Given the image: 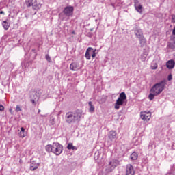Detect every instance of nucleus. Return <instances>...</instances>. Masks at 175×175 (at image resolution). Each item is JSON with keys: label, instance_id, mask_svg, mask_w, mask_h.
Returning a JSON list of instances; mask_svg holds the SVG:
<instances>
[{"label": "nucleus", "instance_id": "nucleus-28", "mask_svg": "<svg viewBox=\"0 0 175 175\" xmlns=\"http://www.w3.org/2000/svg\"><path fill=\"white\" fill-rule=\"evenodd\" d=\"M147 58V55H141V59L142 61H146V59Z\"/></svg>", "mask_w": 175, "mask_h": 175}, {"label": "nucleus", "instance_id": "nucleus-32", "mask_svg": "<svg viewBox=\"0 0 175 175\" xmlns=\"http://www.w3.org/2000/svg\"><path fill=\"white\" fill-rule=\"evenodd\" d=\"M172 23H175V15H172Z\"/></svg>", "mask_w": 175, "mask_h": 175}, {"label": "nucleus", "instance_id": "nucleus-13", "mask_svg": "<svg viewBox=\"0 0 175 175\" xmlns=\"http://www.w3.org/2000/svg\"><path fill=\"white\" fill-rule=\"evenodd\" d=\"M108 137L111 140H114V139H116V137H117V132L114 130L109 131Z\"/></svg>", "mask_w": 175, "mask_h": 175}, {"label": "nucleus", "instance_id": "nucleus-15", "mask_svg": "<svg viewBox=\"0 0 175 175\" xmlns=\"http://www.w3.org/2000/svg\"><path fill=\"white\" fill-rule=\"evenodd\" d=\"M2 25H3L5 31H8V29H9V27H10V24L9 23H8V21H3Z\"/></svg>", "mask_w": 175, "mask_h": 175}, {"label": "nucleus", "instance_id": "nucleus-5", "mask_svg": "<svg viewBox=\"0 0 175 175\" xmlns=\"http://www.w3.org/2000/svg\"><path fill=\"white\" fill-rule=\"evenodd\" d=\"M63 146L58 142H55L53 144V154L55 155H61L62 154Z\"/></svg>", "mask_w": 175, "mask_h": 175}, {"label": "nucleus", "instance_id": "nucleus-3", "mask_svg": "<svg viewBox=\"0 0 175 175\" xmlns=\"http://www.w3.org/2000/svg\"><path fill=\"white\" fill-rule=\"evenodd\" d=\"M125 100H126V94H125V92L120 93L118 98L116 100L114 108L116 110H119L121 106H124V105H126V103H125Z\"/></svg>", "mask_w": 175, "mask_h": 175}, {"label": "nucleus", "instance_id": "nucleus-33", "mask_svg": "<svg viewBox=\"0 0 175 175\" xmlns=\"http://www.w3.org/2000/svg\"><path fill=\"white\" fill-rule=\"evenodd\" d=\"M136 5H139V0H134V6H136Z\"/></svg>", "mask_w": 175, "mask_h": 175}, {"label": "nucleus", "instance_id": "nucleus-38", "mask_svg": "<svg viewBox=\"0 0 175 175\" xmlns=\"http://www.w3.org/2000/svg\"><path fill=\"white\" fill-rule=\"evenodd\" d=\"M172 35H175V27H174V29H173Z\"/></svg>", "mask_w": 175, "mask_h": 175}, {"label": "nucleus", "instance_id": "nucleus-31", "mask_svg": "<svg viewBox=\"0 0 175 175\" xmlns=\"http://www.w3.org/2000/svg\"><path fill=\"white\" fill-rule=\"evenodd\" d=\"M16 112L21 111V108L20 107V105L16 106Z\"/></svg>", "mask_w": 175, "mask_h": 175}, {"label": "nucleus", "instance_id": "nucleus-2", "mask_svg": "<svg viewBox=\"0 0 175 175\" xmlns=\"http://www.w3.org/2000/svg\"><path fill=\"white\" fill-rule=\"evenodd\" d=\"M81 117H83V111L77 109L75 111L67 112L65 115V121L67 124H75V122H79Z\"/></svg>", "mask_w": 175, "mask_h": 175}, {"label": "nucleus", "instance_id": "nucleus-19", "mask_svg": "<svg viewBox=\"0 0 175 175\" xmlns=\"http://www.w3.org/2000/svg\"><path fill=\"white\" fill-rule=\"evenodd\" d=\"M137 157H138V155L136 152H134L131 154V161H136V159H137Z\"/></svg>", "mask_w": 175, "mask_h": 175}, {"label": "nucleus", "instance_id": "nucleus-41", "mask_svg": "<svg viewBox=\"0 0 175 175\" xmlns=\"http://www.w3.org/2000/svg\"><path fill=\"white\" fill-rule=\"evenodd\" d=\"M10 111H12V109H10Z\"/></svg>", "mask_w": 175, "mask_h": 175}, {"label": "nucleus", "instance_id": "nucleus-11", "mask_svg": "<svg viewBox=\"0 0 175 175\" xmlns=\"http://www.w3.org/2000/svg\"><path fill=\"white\" fill-rule=\"evenodd\" d=\"M39 167V163H36V161L31 160L30 161V170H36Z\"/></svg>", "mask_w": 175, "mask_h": 175}, {"label": "nucleus", "instance_id": "nucleus-18", "mask_svg": "<svg viewBox=\"0 0 175 175\" xmlns=\"http://www.w3.org/2000/svg\"><path fill=\"white\" fill-rule=\"evenodd\" d=\"M45 150L46 151H47V152H53V144L46 145L45 147Z\"/></svg>", "mask_w": 175, "mask_h": 175}, {"label": "nucleus", "instance_id": "nucleus-40", "mask_svg": "<svg viewBox=\"0 0 175 175\" xmlns=\"http://www.w3.org/2000/svg\"><path fill=\"white\" fill-rule=\"evenodd\" d=\"M38 113H40V109H38Z\"/></svg>", "mask_w": 175, "mask_h": 175}, {"label": "nucleus", "instance_id": "nucleus-10", "mask_svg": "<svg viewBox=\"0 0 175 175\" xmlns=\"http://www.w3.org/2000/svg\"><path fill=\"white\" fill-rule=\"evenodd\" d=\"M126 175H133L135 174V170H133V166L131 164L126 166Z\"/></svg>", "mask_w": 175, "mask_h": 175}, {"label": "nucleus", "instance_id": "nucleus-34", "mask_svg": "<svg viewBox=\"0 0 175 175\" xmlns=\"http://www.w3.org/2000/svg\"><path fill=\"white\" fill-rule=\"evenodd\" d=\"M3 110H5V107L0 105V111H3Z\"/></svg>", "mask_w": 175, "mask_h": 175}, {"label": "nucleus", "instance_id": "nucleus-36", "mask_svg": "<svg viewBox=\"0 0 175 175\" xmlns=\"http://www.w3.org/2000/svg\"><path fill=\"white\" fill-rule=\"evenodd\" d=\"M98 155H99V152L95 153V154H94V159H98Z\"/></svg>", "mask_w": 175, "mask_h": 175}, {"label": "nucleus", "instance_id": "nucleus-22", "mask_svg": "<svg viewBox=\"0 0 175 175\" xmlns=\"http://www.w3.org/2000/svg\"><path fill=\"white\" fill-rule=\"evenodd\" d=\"M26 5L28 8L33 5V0H26Z\"/></svg>", "mask_w": 175, "mask_h": 175}, {"label": "nucleus", "instance_id": "nucleus-25", "mask_svg": "<svg viewBox=\"0 0 175 175\" xmlns=\"http://www.w3.org/2000/svg\"><path fill=\"white\" fill-rule=\"evenodd\" d=\"M18 135H19L20 137H22V139L25 137V133H24V132L20 131Z\"/></svg>", "mask_w": 175, "mask_h": 175}, {"label": "nucleus", "instance_id": "nucleus-30", "mask_svg": "<svg viewBox=\"0 0 175 175\" xmlns=\"http://www.w3.org/2000/svg\"><path fill=\"white\" fill-rule=\"evenodd\" d=\"M172 79H173V77H172V74H170V75H168V77H167V80H168V81H172Z\"/></svg>", "mask_w": 175, "mask_h": 175}, {"label": "nucleus", "instance_id": "nucleus-23", "mask_svg": "<svg viewBox=\"0 0 175 175\" xmlns=\"http://www.w3.org/2000/svg\"><path fill=\"white\" fill-rule=\"evenodd\" d=\"M168 46H169L170 49H171V50H174V49H175V42L174 43H170Z\"/></svg>", "mask_w": 175, "mask_h": 175}, {"label": "nucleus", "instance_id": "nucleus-4", "mask_svg": "<svg viewBox=\"0 0 175 175\" xmlns=\"http://www.w3.org/2000/svg\"><path fill=\"white\" fill-rule=\"evenodd\" d=\"M134 33L136 36V38L139 39L141 46L143 47V46L146 44V42H147L143 34V31H142V29L137 28L134 30Z\"/></svg>", "mask_w": 175, "mask_h": 175}, {"label": "nucleus", "instance_id": "nucleus-26", "mask_svg": "<svg viewBox=\"0 0 175 175\" xmlns=\"http://www.w3.org/2000/svg\"><path fill=\"white\" fill-rule=\"evenodd\" d=\"M153 146H154V142H150V144L148 145V150H152Z\"/></svg>", "mask_w": 175, "mask_h": 175}, {"label": "nucleus", "instance_id": "nucleus-14", "mask_svg": "<svg viewBox=\"0 0 175 175\" xmlns=\"http://www.w3.org/2000/svg\"><path fill=\"white\" fill-rule=\"evenodd\" d=\"M92 48L89 47L85 53V57L86 59H91V51H92Z\"/></svg>", "mask_w": 175, "mask_h": 175}, {"label": "nucleus", "instance_id": "nucleus-29", "mask_svg": "<svg viewBox=\"0 0 175 175\" xmlns=\"http://www.w3.org/2000/svg\"><path fill=\"white\" fill-rule=\"evenodd\" d=\"M50 124L51 125H54V124H55V118L51 119L50 120Z\"/></svg>", "mask_w": 175, "mask_h": 175}, {"label": "nucleus", "instance_id": "nucleus-9", "mask_svg": "<svg viewBox=\"0 0 175 175\" xmlns=\"http://www.w3.org/2000/svg\"><path fill=\"white\" fill-rule=\"evenodd\" d=\"M70 69L74 72L77 71L80 69V64L77 62H72L70 65Z\"/></svg>", "mask_w": 175, "mask_h": 175}, {"label": "nucleus", "instance_id": "nucleus-16", "mask_svg": "<svg viewBox=\"0 0 175 175\" xmlns=\"http://www.w3.org/2000/svg\"><path fill=\"white\" fill-rule=\"evenodd\" d=\"M135 8V10L138 12V13H142V10H143V5L141 4H137L134 5Z\"/></svg>", "mask_w": 175, "mask_h": 175}, {"label": "nucleus", "instance_id": "nucleus-12", "mask_svg": "<svg viewBox=\"0 0 175 175\" xmlns=\"http://www.w3.org/2000/svg\"><path fill=\"white\" fill-rule=\"evenodd\" d=\"M175 66V62L173 59L171 60H168L166 62V67L167 68V69H173Z\"/></svg>", "mask_w": 175, "mask_h": 175}, {"label": "nucleus", "instance_id": "nucleus-24", "mask_svg": "<svg viewBox=\"0 0 175 175\" xmlns=\"http://www.w3.org/2000/svg\"><path fill=\"white\" fill-rule=\"evenodd\" d=\"M45 58L46 61H48V62H51V57H50V55H49V54H46L45 55Z\"/></svg>", "mask_w": 175, "mask_h": 175}, {"label": "nucleus", "instance_id": "nucleus-1", "mask_svg": "<svg viewBox=\"0 0 175 175\" xmlns=\"http://www.w3.org/2000/svg\"><path fill=\"white\" fill-rule=\"evenodd\" d=\"M167 83V81H166V79H164L154 84L150 90L151 93H150V94L148 95L150 100H154V98H155V96L159 95V94H161L162 91L165 90V87L166 86Z\"/></svg>", "mask_w": 175, "mask_h": 175}, {"label": "nucleus", "instance_id": "nucleus-17", "mask_svg": "<svg viewBox=\"0 0 175 175\" xmlns=\"http://www.w3.org/2000/svg\"><path fill=\"white\" fill-rule=\"evenodd\" d=\"M89 105V111L90 113H94L95 111V107L92 105V102L90 101L88 103Z\"/></svg>", "mask_w": 175, "mask_h": 175}, {"label": "nucleus", "instance_id": "nucleus-8", "mask_svg": "<svg viewBox=\"0 0 175 175\" xmlns=\"http://www.w3.org/2000/svg\"><path fill=\"white\" fill-rule=\"evenodd\" d=\"M118 165V160H112L111 161H110L108 165L109 172H111V170H114V169L117 167Z\"/></svg>", "mask_w": 175, "mask_h": 175}, {"label": "nucleus", "instance_id": "nucleus-6", "mask_svg": "<svg viewBox=\"0 0 175 175\" xmlns=\"http://www.w3.org/2000/svg\"><path fill=\"white\" fill-rule=\"evenodd\" d=\"M140 117L142 120H143L144 121H146V122H148V121H150V119L151 118V112L150 111L141 112Z\"/></svg>", "mask_w": 175, "mask_h": 175}, {"label": "nucleus", "instance_id": "nucleus-27", "mask_svg": "<svg viewBox=\"0 0 175 175\" xmlns=\"http://www.w3.org/2000/svg\"><path fill=\"white\" fill-rule=\"evenodd\" d=\"M91 55L92 58H95V57H96V53H95V51H91Z\"/></svg>", "mask_w": 175, "mask_h": 175}, {"label": "nucleus", "instance_id": "nucleus-35", "mask_svg": "<svg viewBox=\"0 0 175 175\" xmlns=\"http://www.w3.org/2000/svg\"><path fill=\"white\" fill-rule=\"evenodd\" d=\"M31 102L34 105V106H36V102L35 101V100L31 99Z\"/></svg>", "mask_w": 175, "mask_h": 175}, {"label": "nucleus", "instance_id": "nucleus-39", "mask_svg": "<svg viewBox=\"0 0 175 175\" xmlns=\"http://www.w3.org/2000/svg\"><path fill=\"white\" fill-rule=\"evenodd\" d=\"M0 14H5V12H3V11H0Z\"/></svg>", "mask_w": 175, "mask_h": 175}, {"label": "nucleus", "instance_id": "nucleus-7", "mask_svg": "<svg viewBox=\"0 0 175 175\" xmlns=\"http://www.w3.org/2000/svg\"><path fill=\"white\" fill-rule=\"evenodd\" d=\"M73 10H74L73 7L67 6L64 8L63 13H64L66 17H70V16H73Z\"/></svg>", "mask_w": 175, "mask_h": 175}, {"label": "nucleus", "instance_id": "nucleus-37", "mask_svg": "<svg viewBox=\"0 0 175 175\" xmlns=\"http://www.w3.org/2000/svg\"><path fill=\"white\" fill-rule=\"evenodd\" d=\"M20 132L25 133V129H24V127H21V131H20Z\"/></svg>", "mask_w": 175, "mask_h": 175}, {"label": "nucleus", "instance_id": "nucleus-21", "mask_svg": "<svg viewBox=\"0 0 175 175\" xmlns=\"http://www.w3.org/2000/svg\"><path fill=\"white\" fill-rule=\"evenodd\" d=\"M42 8V4L39 3H36L33 5V9H34V10H39V9H40Z\"/></svg>", "mask_w": 175, "mask_h": 175}, {"label": "nucleus", "instance_id": "nucleus-20", "mask_svg": "<svg viewBox=\"0 0 175 175\" xmlns=\"http://www.w3.org/2000/svg\"><path fill=\"white\" fill-rule=\"evenodd\" d=\"M67 148L68 150H77V148L76 146H74L72 143H69L67 146Z\"/></svg>", "mask_w": 175, "mask_h": 175}]
</instances>
